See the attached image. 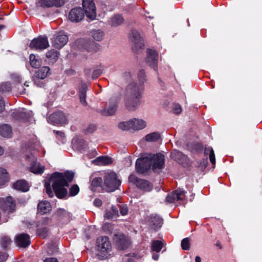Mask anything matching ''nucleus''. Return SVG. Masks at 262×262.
Instances as JSON below:
<instances>
[{
    "label": "nucleus",
    "mask_w": 262,
    "mask_h": 262,
    "mask_svg": "<svg viewBox=\"0 0 262 262\" xmlns=\"http://www.w3.org/2000/svg\"><path fill=\"white\" fill-rule=\"evenodd\" d=\"M185 198V191L182 189H178L168 194L166 198V201L168 203H173L176 201H183Z\"/></svg>",
    "instance_id": "15"
},
{
    "label": "nucleus",
    "mask_w": 262,
    "mask_h": 262,
    "mask_svg": "<svg viewBox=\"0 0 262 262\" xmlns=\"http://www.w3.org/2000/svg\"><path fill=\"white\" fill-rule=\"evenodd\" d=\"M12 129L11 127L7 124H3L0 126V135L5 138L11 137Z\"/></svg>",
    "instance_id": "31"
},
{
    "label": "nucleus",
    "mask_w": 262,
    "mask_h": 262,
    "mask_svg": "<svg viewBox=\"0 0 262 262\" xmlns=\"http://www.w3.org/2000/svg\"><path fill=\"white\" fill-rule=\"evenodd\" d=\"M59 52L54 50L48 51L46 53V57L48 59L49 62L54 63L58 58Z\"/></svg>",
    "instance_id": "32"
},
{
    "label": "nucleus",
    "mask_w": 262,
    "mask_h": 262,
    "mask_svg": "<svg viewBox=\"0 0 262 262\" xmlns=\"http://www.w3.org/2000/svg\"><path fill=\"white\" fill-rule=\"evenodd\" d=\"M128 181L144 191L148 192L152 189V185L148 181L138 179L135 174H130L128 177Z\"/></svg>",
    "instance_id": "6"
},
{
    "label": "nucleus",
    "mask_w": 262,
    "mask_h": 262,
    "mask_svg": "<svg viewBox=\"0 0 262 262\" xmlns=\"http://www.w3.org/2000/svg\"><path fill=\"white\" fill-rule=\"evenodd\" d=\"M74 173L71 171H67L64 173L55 172L49 180V183H46L45 186L46 193L49 196L52 198L54 193L59 199H63L68 195L66 187L74 178Z\"/></svg>",
    "instance_id": "1"
},
{
    "label": "nucleus",
    "mask_w": 262,
    "mask_h": 262,
    "mask_svg": "<svg viewBox=\"0 0 262 262\" xmlns=\"http://www.w3.org/2000/svg\"><path fill=\"white\" fill-rule=\"evenodd\" d=\"M14 189L20 190L23 192H26L29 190V185L24 180H18L13 184Z\"/></svg>",
    "instance_id": "29"
},
{
    "label": "nucleus",
    "mask_w": 262,
    "mask_h": 262,
    "mask_svg": "<svg viewBox=\"0 0 262 262\" xmlns=\"http://www.w3.org/2000/svg\"><path fill=\"white\" fill-rule=\"evenodd\" d=\"M50 69L49 67H43L36 72L35 77L38 79L42 80L50 74Z\"/></svg>",
    "instance_id": "28"
},
{
    "label": "nucleus",
    "mask_w": 262,
    "mask_h": 262,
    "mask_svg": "<svg viewBox=\"0 0 262 262\" xmlns=\"http://www.w3.org/2000/svg\"><path fill=\"white\" fill-rule=\"evenodd\" d=\"M104 217L107 219H113L119 216L118 209L115 206H112L109 210H107L104 214Z\"/></svg>",
    "instance_id": "30"
},
{
    "label": "nucleus",
    "mask_w": 262,
    "mask_h": 262,
    "mask_svg": "<svg viewBox=\"0 0 262 262\" xmlns=\"http://www.w3.org/2000/svg\"><path fill=\"white\" fill-rule=\"evenodd\" d=\"M85 44L84 46V49L89 52H96L99 49V45L94 42H91L89 46Z\"/></svg>",
    "instance_id": "42"
},
{
    "label": "nucleus",
    "mask_w": 262,
    "mask_h": 262,
    "mask_svg": "<svg viewBox=\"0 0 262 262\" xmlns=\"http://www.w3.org/2000/svg\"><path fill=\"white\" fill-rule=\"evenodd\" d=\"M96 127L95 125L91 124L86 129L85 132L87 134H92L95 132Z\"/></svg>",
    "instance_id": "53"
},
{
    "label": "nucleus",
    "mask_w": 262,
    "mask_h": 262,
    "mask_svg": "<svg viewBox=\"0 0 262 262\" xmlns=\"http://www.w3.org/2000/svg\"><path fill=\"white\" fill-rule=\"evenodd\" d=\"M56 215L58 217L59 220H63L66 218H68L69 214L68 213L63 209H58L56 212Z\"/></svg>",
    "instance_id": "41"
},
{
    "label": "nucleus",
    "mask_w": 262,
    "mask_h": 262,
    "mask_svg": "<svg viewBox=\"0 0 262 262\" xmlns=\"http://www.w3.org/2000/svg\"><path fill=\"white\" fill-rule=\"evenodd\" d=\"M144 252H141V253H134L132 254V257L135 259H139L141 258L144 256Z\"/></svg>",
    "instance_id": "59"
},
{
    "label": "nucleus",
    "mask_w": 262,
    "mask_h": 262,
    "mask_svg": "<svg viewBox=\"0 0 262 262\" xmlns=\"http://www.w3.org/2000/svg\"><path fill=\"white\" fill-rule=\"evenodd\" d=\"M94 205L96 207H100L102 205V201L99 199H96L93 202Z\"/></svg>",
    "instance_id": "61"
},
{
    "label": "nucleus",
    "mask_w": 262,
    "mask_h": 262,
    "mask_svg": "<svg viewBox=\"0 0 262 262\" xmlns=\"http://www.w3.org/2000/svg\"><path fill=\"white\" fill-rule=\"evenodd\" d=\"M164 156L162 154H145L137 160L136 169L139 173H144L151 167L157 172L164 167Z\"/></svg>",
    "instance_id": "2"
},
{
    "label": "nucleus",
    "mask_w": 262,
    "mask_h": 262,
    "mask_svg": "<svg viewBox=\"0 0 262 262\" xmlns=\"http://www.w3.org/2000/svg\"><path fill=\"white\" fill-rule=\"evenodd\" d=\"M0 207L5 212H13L16 208L15 202L11 196L0 199Z\"/></svg>",
    "instance_id": "11"
},
{
    "label": "nucleus",
    "mask_w": 262,
    "mask_h": 262,
    "mask_svg": "<svg viewBox=\"0 0 262 262\" xmlns=\"http://www.w3.org/2000/svg\"><path fill=\"white\" fill-rule=\"evenodd\" d=\"M9 181V174L7 170L0 167V188L4 187Z\"/></svg>",
    "instance_id": "26"
},
{
    "label": "nucleus",
    "mask_w": 262,
    "mask_h": 262,
    "mask_svg": "<svg viewBox=\"0 0 262 262\" xmlns=\"http://www.w3.org/2000/svg\"><path fill=\"white\" fill-rule=\"evenodd\" d=\"M54 133L56 134V138L60 140L61 143H64L66 141L65 135L64 133L61 131L54 130Z\"/></svg>",
    "instance_id": "47"
},
{
    "label": "nucleus",
    "mask_w": 262,
    "mask_h": 262,
    "mask_svg": "<svg viewBox=\"0 0 262 262\" xmlns=\"http://www.w3.org/2000/svg\"><path fill=\"white\" fill-rule=\"evenodd\" d=\"M117 104L118 102L115 99H110L106 106L100 111L101 114L105 116L113 115L117 110Z\"/></svg>",
    "instance_id": "17"
},
{
    "label": "nucleus",
    "mask_w": 262,
    "mask_h": 262,
    "mask_svg": "<svg viewBox=\"0 0 262 262\" xmlns=\"http://www.w3.org/2000/svg\"><path fill=\"white\" fill-rule=\"evenodd\" d=\"M102 182V179L100 177H96L94 178L91 182L93 187H97L100 186Z\"/></svg>",
    "instance_id": "48"
},
{
    "label": "nucleus",
    "mask_w": 262,
    "mask_h": 262,
    "mask_svg": "<svg viewBox=\"0 0 262 262\" xmlns=\"http://www.w3.org/2000/svg\"><path fill=\"white\" fill-rule=\"evenodd\" d=\"M80 143H81V145L80 144L79 146V150L84 149L87 147V144L85 141H82Z\"/></svg>",
    "instance_id": "62"
},
{
    "label": "nucleus",
    "mask_w": 262,
    "mask_h": 262,
    "mask_svg": "<svg viewBox=\"0 0 262 262\" xmlns=\"http://www.w3.org/2000/svg\"><path fill=\"white\" fill-rule=\"evenodd\" d=\"M114 240L116 242L118 247L122 250L127 248L130 244L126 237L122 234H115Z\"/></svg>",
    "instance_id": "22"
},
{
    "label": "nucleus",
    "mask_w": 262,
    "mask_h": 262,
    "mask_svg": "<svg viewBox=\"0 0 262 262\" xmlns=\"http://www.w3.org/2000/svg\"><path fill=\"white\" fill-rule=\"evenodd\" d=\"M132 129L134 130H141L144 128L146 126V122L140 119L134 118L130 120Z\"/></svg>",
    "instance_id": "25"
},
{
    "label": "nucleus",
    "mask_w": 262,
    "mask_h": 262,
    "mask_svg": "<svg viewBox=\"0 0 262 262\" xmlns=\"http://www.w3.org/2000/svg\"><path fill=\"white\" fill-rule=\"evenodd\" d=\"M40 79H38L35 77L34 79V82L35 84L38 87H43L44 86V83Z\"/></svg>",
    "instance_id": "55"
},
{
    "label": "nucleus",
    "mask_w": 262,
    "mask_h": 262,
    "mask_svg": "<svg viewBox=\"0 0 262 262\" xmlns=\"http://www.w3.org/2000/svg\"><path fill=\"white\" fill-rule=\"evenodd\" d=\"M79 191V188L78 185H74L70 189V195L75 196L77 195Z\"/></svg>",
    "instance_id": "50"
},
{
    "label": "nucleus",
    "mask_w": 262,
    "mask_h": 262,
    "mask_svg": "<svg viewBox=\"0 0 262 262\" xmlns=\"http://www.w3.org/2000/svg\"><path fill=\"white\" fill-rule=\"evenodd\" d=\"M112 229V225L109 223H105L103 226V229L104 231L110 232Z\"/></svg>",
    "instance_id": "57"
},
{
    "label": "nucleus",
    "mask_w": 262,
    "mask_h": 262,
    "mask_svg": "<svg viewBox=\"0 0 262 262\" xmlns=\"http://www.w3.org/2000/svg\"><path fill=\"white\" fill-rule=\"evenodd\" d=\"M118 127L122 130H128L132 129L130 120L128 121L122 122L118 124Z\"/></svg>",
    "instance_id": "40"
},
{
    "label": "nucleus",
    "mask_w": 262,
    "mask_h": 262,
    "mask_svg": "<svg viewBox=\"0 0 262 262\" xmlns=\"http://www.w3.org/2000/svg\"><path fill=\"white\" fill-rule=\"evenodd\" d=\"M102 73V71L101 69H96L95 70L92 74V77L93 79L97 78L99 76H100Z\"/></svg>",
    "instance_id": "54"
},
{
    "label": "nucleus",
    "mask_w": 262,
    "mask_h": 262,
    "mask_svg": "<svg viewBox=\"0 0 262 262\" xmlns=\"http://www.w3.org/2000/svg\"><path fill=\"white\" fill-rule=\"evenodd\" d=\"M11 90V86L9 82H2L0 83V92L3 93L9 92Z\"/></svg>",
    "instance_id": "44"
},
{
    "label": "nucleus",
    "mask_w": 262,
    "mask_h": 262,
    "mask_svg": "<svg viewBox=\"0 0 262 262\" xmlns=\"http://www.w3.org/2000/svg\"><path fill=\"white\" fill-rule=\"evenodd\" d=\"M144 91L143 83L133 81L128 84L124 96L125 106L128 110L134 111L140 105Z\"/></svg>",
    "instance_id": "3"
},
{
    "label": "nucleus",
    "mask_w": 262,
    "mask_h": 262,
    "mask_svg": "<svg viewBox=\"0 0 262 262\" xmlns=\"http://www.w3.org/2000/svg\"><path fill=\"white\" fill-rule=\"evenodd\" d=\"M112 162V160L107 156H100L93 161V163L98 165H107Z\"/></svg>",
    "instance_id": "27"
},
{
    "label": "nucleus",
    "mask_w": 262,
    "mask_h": 262,
    "mask_svg": "<svg viewBox=\"0 0 262 262\" xmlns=\"http://www.w3.org/2000/svg\"><path fill=\"white\" fill-rule=\"evenodd\" d=\"M158 54L156 50L151 49H148L147 50L146 62L156 71L158 70Z\"/></svg>",
    "instance_id": "14"
},
{
    "label": "nucleus",
    "mask_w": 262,
    "mask_h": 262,
    "mask_svg": "<svg viewBox=\"0 0 262 262\" xmlns=\"http://www.w3.org/2000/svg\"><path fill=\"white\" fill-rule=\"evenodd\" d=\"M37 234L42 238H45L48 235V230L46 228H39L37 230Z\"/></svg>",
    "instance_id": "49"
},
{
    "label": "nucleus",
    "mask_w": 262,
    "mask_h": 262,
    "mask_svg": "<svg viewBox=\"0 0 262 262\" xmlns=\"http://www.w3.org/2000/svg\"><path fill=\"white\" fill-rule=\"evenodd\" d=\"M123 20L122 15L116 14L111 17L109 23L112 26L116 27L123 23Z\"/></svg>",
    "instance_id": "34"
},
{
    "label": "nucleus",
    "mask_w": 262,
    "mask_h": 262,
    "mask_svg": "<svg viewBox=\"0 0 262 262\" xmlns=\"http://www.w3.org/2000/svg\"><path fill=\"white\" fill-rule=\"evenodd\" d=\"M119 180L116 173L113 171L105 173L104 178V188L107 192L114 191L121 185Z\"/></svg>",
    "instance_id": "4"
},
{
    "label": "nucleus",
    "mask_w": 262,
    "mask_h": 262,
    "mask_svg": "<svg viewBox=\"0 0 262 262\" xmlns=\"http://www.w3.org/2000/svg\"><path fill=\"white\" fill-rule=\"evenodd\" d=\"M82 7L86 17L94 20L96 17V9L94 0H83Z\"/></svg>",
    "instance_id": "8"
},
{
    "label": "nucleus",
    "mask_w": 262,
    "mask_h": 262,
    "mask_svg": "<svg viewBox=\"0 0 262 262\" xmlns=\"http://www.w3.org/2000/svg\"><path fill=\"white\" fill-rule=\"evenodd\" d=\"M121 215L124 216L127 214L128 208L126 205H120L119 206Z\"/></svg>",
    "instance_id": "51"
},
{
    "label": "nucleus",
    "mask_w": 262,
    "mask_h": 262,
    "mask_svg": "<svg viewBox=\"0 0 262 262\" xmlns=\"http://www.w3.org/2000/svg\"><path fill=\"white\" fill-rule=\"evenodd\" d=\"M138 79L139 83H143L144 86V83L146 81V75L144 70H140L138 74Z\"/></svg>",
    "instance_id": "43"
},
{
    "label": "nucleus",
    "mask_w": 262,
    "mask_h": 262,
    "mask_svg": "<svg viewBox=\"0 0 262 262\" xmlns=\"http://www.w3.org/2000/svg\"><path fill=\"white\" fill-rule=\"evenodd\" d=\"M147 223L150 228L157 230L162 226V219L157 215L152 214L148 217Z\"/></svg>",
    "instance_id": "19"
},
{
    "label": "nucleus",
    "mask_w": 262,
    "mask_h": 262,
    "mask_svg": "<svg viewBox=\"0 0 262 262\" xmlns=\"http://www.w3.org/2000/svg\"><path fill=\"white\" fill-rule=\"evenodd\" d=\"M30 159L32 160L31 166L30 167V170L32 172L35 174H41L43 172L45 167L40 165V163L36 162V158L33 156H27V160L30 161Z\"/></svg>",
    "instance_id": "18"
},
{
    "label": "nucleus",
    "mask_w": 262,
    "mask_h": 262,
    "mask_svg": "<svg viewBox=\"0 0 262 262\" xmlns=\"http://www.w3.org/2000/svg\"><path fill=\"white\" fill-rule=\"evenodd\" d=\"M98 155L95 149H92L90 153L88 154V157L89 159H92L96 157Z\"/></svg>",
    "instance_id": "56"
},
{
    "label": "nucleus",
    "mask_w": 262,
    "mask_h": 262,
    "mask_svg": "<svg viewBox=\"0 0 262 262\" xmlns=\"http://www.w3.org/2000/svg\"><path fill=\"white\" fill-rule=\"evenodd\" d=\"M32 116L31 111H27L24 108L19 110L14 113V116L16 119L20 121H30Z\"/></svg>",
    "instance_id": "21"
},
{
    "label": "nucleus",
    "mask_w": 262,
    "mask_h": 262,
    "mask_svg": "<svg viewBox=\"0 0 262 262\" xmlns=\"http://www.w3.org/2000/svg\"><path fill=\"white\" fill-rule=\"evenodd\" d=\"M10 243L11 239L8 236H4L2 237L1 244L3 248H7L10 244Z\"/></svg>",
    "instance_id": "46"
},
{
    "label": "nucleus",
    "mask_w": 262,
    "mask_h": 262,
    "mask_svg": "<svg viewBox=\"0 0 262 262\" xmlns=\"http://www.w3.org/2000/svg\"><path fill=\"white\" fill-rule=\"evenodd\" d=\"M133 75V73L129 71H126L123 73V76L126 79L132 78Z\"/></svg>",
    "instance_id": "60"
},
{
    "label": "nucleus",
    "mask_w": 262,
    "mask_h": 262,
    "mask_svg": "<svg viewBox=\"0 0 262 262\" xmlns=\"http://www.w3.org/2000/svg\"><path fill=\"white\" fill-rule=\"evenodd\" d=\"M96 247L98 251L101 252H108L111 249V244L107 236H102L97 239Z\"/></svg>",
    "instance_id": "13"
},
{
    "label": "nucleus",
    "mask_w": 262,
    "mask_h": 262,
    "mask_svg": "<svg viewBox=\"0 0 262 262\" xmlns=\"http://www.w3.org/2000/svg\"><path fill=\"white\" fill-rule=\"evenodd\" d=\"M8 258V254L5 252H0V262L5 261Z\"/></svg>",
    "instance_id": "58"
},
{
    "label": "nucleus",
    "mask_w": 262,
    "mask_h": 262,
    "mask_svg": "<svg viewBox=\"0 0 262 262\" xmlns=\"http://www.w3.org/2000/svg\"><path fill=\"white\" fill-rule=\"evenodd\" d=\"M204 154L205 155H209L210 162L212 164L215 163V155L213 149L211 147H206L205 148Z\"/></svg>",
    "instance_id": "35"
},
{
    "label": "nucleus",
    "mask_w": 262,
    "mask_h": 262,
    "mask_svg": "<svg viewBox=\"0 0 262 262\" xmlns=\"http://www.w3.org/2000/svg\"><path fill=\"white\" fill-rule=\"evenodd\" d=\"M91 36L97 41H100L103 37V32L101 30H94L91 31Z\"/></svg>",
    "instance_id": "39"
},
{
    "label": "nucleus",
    "mask_w": 262,
    "mask_h": 262,
    "mask_svg": "<svg viewBox=\"0 0 262 262\" xmlns=\"http://www.w3.org/2000/svg\"><path fill=\"white\" fill-rule=\"evenodd\" d=\"M65 1L66 0H36V6L41 8L60 7L64 5Z\"/></svg>",
    "instance_id": "12"
},
{
    "label": "nucleus",
    "mask_w": 262,
    "mask_h": 262,
    "mask_svg": "<svg viewBox=\"0 0 262 262\" xmlns=\"http://www.w3.org/2000/svg\"><path fill=\"white\" fill-rule=\"evenodd\" d=\"M5 108V103L2 98H0V113H2Z\"/></svg>",
    "instance_id": "63"
},
{
    "label": "nucleus",
    "mask_w": 262,
    "mask_h": 262,
    "mask_svg": "<svg viewBox=\"0 0 262 262\" xmlns=\"http://www.w3.org/2000/svg\"><path fill=\"white\" fill-rule=\"evenodd\" d=\"M68 39V35L64 32H59L51 39L52 46L56 49H61L67 43Z\"/></svg>",
    "instance_id": "9"
},
{
    "label": "nucleus",
    "mask_w": 262,
    "mask_h": 262,
    "mask_svg": "<svg viewBox=\"0 0 262 262\" xmlns=\"http://www.w3.org/2000/svg\"><path fill=\"white\" fill-rule=\"evenodd\" d=\"M182 112V108L180 104H175L173 106V112L176 114H179Z\"/></svg>",
    "instance_id": "52"
},
{
    "label": "nucleus",
    "mask_w": 262,
    "mask_h": 262,
    "mask_svg": "<svg viewBox=\"0 0 262 262\" xmlns=\"http://www.w3.org/2000/svg\"><path fill=\"white\" fill-rule=\"evenodd\" d=\"M172 158L178 163H182L186 159L187 157L182 152L174 150L171 153Z\"/></svg>",
    "instance_id": "33"
},
{
    "label": "nucleus",
    "mask_w": 262,
    "mask_h": 262,
    "mask_svg": "<svg viewBox=\"0 0 262 262\" xmlns=\"http://www.w3.org/2000/svg\"><path fill=\"white\" fill-rule=\"evenodd\" d=\"M160 138V135L159 133L154 132L147 134L145 137V139L147 142H156Z\"/></svg>",
    "instance_id": "37"
},
{
    "label": "nucleus",
    "mask_w": 262,
    "mask_h": 262,
    "mask_svg": "<svg viewBox=\"0 0 262 262\" xmlns=\"http://www.w3.org/2000/svg\"><path fill=\"white\" fill-rule=\"evenodd\" d=\"M182 248L184 250H188L190 248V239L188 237L184 238L181 242Z\"/></svg>",
    "instance_id": "45"
},
{
    "label": "nucleus",
    "mask_w": 262,
    "mask_h": 262,
    "mask_svg": "<svg viewBox=\"0 0 262 262\" xmlns=\"http://www.w3.org/2000/svg\"><path fill=\"white\" fill-rule=\"evenodd\" d=\"M43 262H58V260L55 258H46Z\"/></svg>",
    "instance_id": "64"
},
{
    "label": "nucleus",
    "mask_w": 262,
    "mask_h": 262,
    "mask_svg": "<svg viewBox=\"0 0 262 262\" xmlns=\"http://www.w3.org/2000/svg\"><path fill=\"white\" fill-rule=\"evenodd\" d=\"M30 62L32 68H38L41 64V61L40 59H37L34 54L30 55Z\"/></svg>",
    "instance_id": "36"
},
{
    "label": "nucleus",
    "mask_w": 262,
    "mask_h": 262,
    "mask_svg": "<svg viewBox=\"0 0 262 262\" xmlns=\"http://www.w3.org/2000/svg\"><path fill=\"white\" fill-rule=\"evenodd\" d=\"M51 204L48 201H41L38 204V213L42 215L48 213L51 210Z\"/></svg>",
    "instance_id": "24"
},
{
    "label": "nucleus",
    "mask_w": 262,
    "mask_h": 262,
    "mask_svg": "<svg viewBox=\"0 0 262 262\" xmlns=\"http://www.w3.org/2000/svg\"><path fill=\"white\" fill-rule=\"evenodd\" d=\"M163 242L161 241H154L151 244V250L154 251L159 252L163 246Z\"/></svg>",
    "instance_id": "38"
},
{
    "label": "nucleus",
    "mask_w": 262,
    "mask_h": 262,
    "mask_svg": "<svg viewBox=\"0 0 262 262\" xmlns=\"http://www.w3.org/2000/svg\"><path fill=\"white\" fill-rule=\"evenodd\" d=\"M84 17V11L80 7H76L72 9L69 14V18L72 22H79Z\"/></svg>",
    "instance_id": "16"
},
{
    "label": "nucleus",
    "mask_w": 262,
    "mask_h": 262,
    "mask_svg": "<svg viewBox=\"0 0 262 262\" xmlns=\"http://www.w3.org/2000/svg\"><path fill=\"white\" fill-rule=\"evenodd\" d=\"M48 121L54 125L64 124L68 122L66 116L61 111H57L51 114L49 116Z\"/></svg>",
    "instance_id": "10"
},
{
    "label": "nucleus",
    "mask_w": 262,
    "mask_h": 262,
    "mask_svg": "<svg viewBox=\"0 0 262 262\" xmlns=\"http://www.w3.org/2000/svg\"><path fill=\"white\" fill-rule=\"evenodd\" d=\"M129 40L132 49L135 52H138L144 47L143 40L137 30L132 31L129 35Z\"/></svg>",
    "instance_id": "5"
},
{
    "label": "nucleus",
    "mask_w": 262,
    "mask_h": 262,
    "mask_svg": "<svg viewBox=\"0 0 262 262\" xmlns=\"http://www.w3.org/2000/svg\"><path fill=\"white\" fill-rule=\"evenodd\" d=\"M88 85L85 83H81L78 88V96L81 104L83 106H87L88 103L86 101V91Z\"/></svg>",
    "instance_id": "20"
},
{
    "label": "nucleus",
    "mask_w": 262,
    "mask_h": 262,
    "mask_svg": "<svg viewBox=\"0 0 262 262\" xmlns=\"http://www.w3.org/2000/svg\"><path fill=\"white\" fill-rule=\"evenodd\" d=\"M16 243L21 247H26L30 244V237L29 235L25 233H22L18 235L16 237Z\"/></svg>",
    "instance_id": "23"
},
{
    "label": "nucleus",
    "mask_w": 262,
    "mask_h": 262,
    "mask_svg": "<svg viewBox=\"0 0 262 262\" xmlns=\"http://www.w3.org/2000/svg\"><path fill=\"white\" fill-rule=\"evenodd\" d=\"M49 47L48 39L47 36H39L34 38L30 43V47L36 50H43Z\"/></svg>",
    "instance_id": "7"
}]
</instances>
